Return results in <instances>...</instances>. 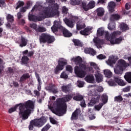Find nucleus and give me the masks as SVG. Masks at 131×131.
Returning a JSON list of instances; mask_svg holds the SVG:
<instances>
[{
	"label": "nucleus",
	"mask_w": 131,
	"mask_h": 131,
	"mask_svg": "<svg viewBox=\"0 0 131 131\" xmlns=\"http://www.w3.org/2000/svg\"><path fill=\"white\" fill-rule=\"evenodd\" d=\"M96 5V3L94 1H90L88 5H83L82 8L83 10L85 11H89V10L91 9H94L95 8V5Z\"/></svg>",
	"instance_id": "10"
},
{
	"label": "nucleus",
	"mask_w": 131,
	"mask_h": 131,
	"mask_svg": "<svg viewBox=\"0 0 131 131\" xmlns=\"http://www.w3.org/2000/svg\"><path fill=\"white\" fill-rule=\"evenodd\" d=\"M93 41L95 43L97 48L101 49L102 48V45H104V40L99 39L98 38H94L93 39Z\"/></svg>",
	"instance_id": "13"
},
{
	"label": "nucleus",
	"mask_w": 131,
	"mask_h": 131,
	"mask_svg": "<svg viewBox=\"0 0 131 131\" xmlns=\"http://www.w3.org/2000/svg\"><path fill=\"white\" fill-rule=\"evenodd\" d=\"M36 31H37V32H46L47 29L43 27H38L37 29H36Z\"/></svg>",
	"instance_id": "39"
},
{
	"label": "nucleus",
	"mask_w": 131,
	"mask_h": 131,
	"mask_svg": "<svg viewBox=\"0 0 131 131\" xmlns=\"http://www.w3.org/2000/svg\"><path fill=\"white\" fill-rule=\"evenodd\" d=\"M29 61V58L28 56H24L21 58V62L23 64H28Z\"/></svg>",
	"instance_id": "37"
},
{
	"label": "nucleus",
	"mask_w": 131,
	"mask_h": 131,
	"mask_svg": "<svg viewBox=\"0 0 131 131\" xmlns=\"http://www.w3.org/2000/svg\"><path fill=\"white\" fill-rule=\"evenodd\" d=\"M103 106H104V103H100L98 105H95V108L96 109V110H97V111H100Z\"/></svg>",
	"instance_id": "44"
},
{
	"label": "nucleus",
	"mask_w": 131,
	"mask_h": 131,
	"mask_svg": "<svg viewBox=\"0 0 131 131\" xmlns=\"http://www.w3.org/2000/svg\"><path fill=\"white\" fill-rule=\"evenodd\" d=\"M53 88H55V85L53 84H49L48 86L46 87L47 91H50L51 92L53 90Z\"/></svg>",
	"instance_id": "45"
},
{
	"label": "nucleus",
	"mask_w": 131,
	"mask_h": 131,
	"mask_svg": "<svg viewBox=\"0 0 131 131\" xmlns=\"http://www.w3.org/2000/svg\"><path fill=\"white\" fill-rule=\"evenodd\" d=\"M96 53L97 52H96V51H95L92 48H91L90 52L89 53V54H91V55H92V56H95V55H96Z\"/></svg>",
	"instance_id": "62"
},
{
	"label": "nucleus",
	"mask_w": 131,
	"mask_h": 131,
	"mask_svg": "<svg viewBox=\"0 0 131 131\" xmlns=\"http://www.w3.org/2000/svg\"><path fill=\"white\" fill-rule=\"evenodd\" d=\"M72 5L75 6L76 5H79L81 0H71Z\"/></svg>",
	"instance_id": "47"
},
{
	"label": "nucleus",
	"mask_w": 131,
	"mask_h": 131,
	"mask_svg": "<svg viewBox=\"0 0 131 131\" xmlns=\"http://www.w3.org/2000/svg\"><path fill=\"white\" fill-rule=\"evenodd\" d=\"M96 13L98 17H102V16L104 15L105 11H104V9H103V8L100 7L96 10Z\"/></svg>",
	"instance_id": "27"
},
{
	"label": "nucleus",
	"mask_w": 131,
	"mask_h": 131,
	"mask_svg": "<svg viewBox=\"0 0 131 131\" xmlns=\"http://www.w3.org/2000/svg\"><path fill=\"white\" fill-rule=\"evenodd\" d=\"M51 127H52V126L50 124H47L41 129V131H48Z\"/></svg>",
	"instance_id": "42"
},
{
	"label": "nucleus",
	"mask_w": 131,
	"mask_h": 131,
	"mask_svg": "<svg viewBox=\"0 0 131 131\" xmlns=\"http://www.w3.org/2000/svg\"><path fill=\"white\" fill-rule=\"evenodd\" d=\"M97 58L99 60H104V59H106V56L103 54H100L97 56Z\"/></svg>",
	"instance_id": "54"
},
{
	"label": "nucleus",
	"mask_w": 131,
	"mask_h": 131,
	"mask_svg": "<svg viewBox=\"0 0 131 131\" xmlns=\"http://www.w3.org/2000/svg\"><path fill=\"white\" fill-rule=\"evenodd\" d=\"M50 122L52 123V124H58V122L55 120L53 118H50Z\"/></svg>",
	"instance_id": "58"
},
{
	"label": "nucleus",
	"mask_w": 131,
	"mask_h": 131,
	"mask_svg": "<svg viewBox=\"0 0 131 131\" xmlns=\"http://www.w3.org/2000/svg\"><path fill=\"white\" fill-rule=\"evenodd\" d=\"M95 75L97 82L100 83L103 81V75L101 73H99V71H97V73Z\"/></svg>",
	"instance_id": "21"
},
{
	"label": "nucleus",
	"mask_w": 131,
	"mask_h": 131,
	"mask_svg": "<svg viewBox=\"0 0 131 131\" xmlns=\"http://www.w3.org/2000/svg\"><path fill=\"white\" fill-rule=\"evenodd\" d=\"M17 6L16 7V10H18L19 8H21V7H23L24 5V3L23 1H18V3L16 4Z\"/></svg>",
	"instance_id": "43"
},
{
	"label": "nucleus",
	"mask_w": 131,
	"mask_h": 131,
	"mask_svg": "<svg viewBox=\"0 0 131 131\" xmlns=\"http://www.w3.org/2000/svg\"><path fill=\"white\" fill-rule=\"evenodd\" d=\"M90 66H92V67H93V68H94V69H95L96 70H100V68H99L98 65H97V64H96V63H95V62H91Z\"/></svg>",
	"instance_id": "49"
},
{
	"label": "nucleus",
	"mask_w": 131,
	"mask_h": 131,
	"mask_svg": "<svg viewBox=\"0 0 131 131\" xmlns=\"http://www.w3.org/2000/svg\"><path fill=\"white\" fill-rule=\"evenodd\" d=\"M114 72L115 74L121 75L123 73V69L117 67V68L114 69Z\"/></svg>",
	"instance_id": "29"
},
{
	"label": "nucleus",
	"mask_w": 131,
	"mask_h": 131,
	"mask_svg": "<svg viewBox=\"0 0 131 131\" xmlns=\"http://www.w3.org/2000/svg\"><path fill=\"white\" fill-rule=\"evenodd\" d=\"M117 66L119 68H122V69H123V68L127 67L125 60L123 59H120L118 61Z\"/></svg>",
	"instance_id": "18"
},
{
	"label": "nucleus",
	"mask_w": 131,
	"mask_h": 131,
	"mask_svg": "<svg viewBox=\"0 0 131 131\" xmlns=\"http://www.w3.org/2000/svg\"><path fill=\"white\" fill-rule=\"evenodd\" d=\"M6 19L8 21L7 23L6 24V28L8 29H14L15 28V25L13 24L14 22V16L10 14H7Z\"/></svg>",
	"instance_id": "8"
},
{
	"label": "nucleus",
	"mask_w": 131,
	"mask_h": 131,
	"mask_svg": "<svg viewBox=\"0 0 131 131\" xmlns=\"http://www.w3.org/2000/svg\"><path fill=\"white\" fill-rule=\"evenodd\" d=\"M129 91H130V86H127L123 89V92L124 93H127L128 92H129Z\"/></svg>",
	"instance_id": "56"
},
{
	"label": "nucleus",
	"mask_w": 131,
	"mask_h": 131,
	"mask_svg": "<svg viewBox=\"0 0 131 131\" xmlns=\"http://www.w3.org/2000/svg\"><path fill=\"white\" fill-rule=\"evenodd\" d=\"M71 90V86L70 85H63L61 86V91L66 94H68L70 93V90Z\"/></svg>",
	"instance_id": "20"
},
{
	"label": "nucleus",
	"mask_w": 131,
	"mask_h": 131,
	"mask_svg": "<svg viewBox=\"0 0 131 131\" xmlns=\"http://www.w3.org/2000/svg\"><path fill=\"white\" fill-rule=\"evenodd\" d=\"M118 84L121 86H124V85H126V83L121 79L120 81L118 83Z\"/></svg>",
	"instance_id": "52"
},
{
	"label": "nucleus",
	"mask_w": 131,
	"mask_h": 131,
	"mask_svg": "<svg viewBox=\"0 0 131 131\" xmlns=\"http://www.w3.org/2000/svg\"><path fill=\"white\" fill-rule=\"evenodd\" d=\"M63 21L68 27H70V28H73V27H74V21L72 19H69L67 18H65L63 19Z\"/></svg>",
	"instance_id": "14"
},
{
	"label": "nucleus",
	"mask_w": 131,
	"mask_h": 131,
	"mask_svg": "<svg viewBox=\"0 0 131 131\" xmlns=\"http://www.w3.org/2000/svg\"><path fill=\"white\" fill-rule=\"evenodd\" d=\"M73 99V100H74V101H77V102H79L83 100V96H82L81 94H76V96H74Z\"/></svg>",
	"instance_id": "28"
},
{
	"label": "nucleus",
	"mask_w": 131,
	"mask_h": 131,
	"mask_svg": "<svg viewBox=\"0 0 131 131\" xmlns=\"http://www.w3.org/2000/svg\"><path fill=\"white\" fill-rule=\"evenodd\" d=\"M97 36H103L105 34V31L102 28H99L97 32Z\"/></svg>",
	"instance_id": "36"
},
{
	"label": "nucleus",
	"mask_w": 131,
	"mask_h": 131,
	"mask_svg": "<svg viewBox=\"0 0 131 131\" xmlns=\"http://www.w3.org/2000/svg\"><path fill=\"white\" fill-rule=\"evenodd\" d=\"M57 63L58 64L54 69L55 74H59L60 71H62V70L65 68V66L67 65V60L65 59L64 58H59L57 61Z\"/></svg>",
	"instance_id": "6"
},
{
	"label": "nucleus",
	"mask_w": 131,
	"mask_h": 131,
	"mask_svg": "<svg viewBox=\"0 0 131 131\" xmlns=\"http://www.w3.org/2000/svg\"><path fill=\"white\" fill-rule=\"evenodd\" d=\"M116 7V4L114 2L111 1L108 3L107 8L110 13H113L115 12V8Z\"/></svg>",
	"instance_id": "12"
},
{
	"label": "nucleus",
	"mask_w": 131,
	"mask_h": 131,
	"mask_svg": "<svg viewBox=\"0 0 131 131\" xmlns=\"http://www.w3.org/2000/svg\"><path fill=\"white\" fill-rule=\"evenodd\" d=\"M41 84H42L41 81L38 82V84L37 85V90L39 92H40L41 90Z\"/></svg>",
	"instance_id": "61"
},
{
	"label": "nucleus",
	"mask_w": 131,
	"mask_h": 131,
	"mask_svg": "<svg viewBox=\"0 0 131 131\" xmlns=\"http://www.w3.org/2000/svg\"><path fill=\"white\" fill-rule=\"evenodd\" d=\"M120 19V15L118 14H114L111 16L110 21L114 22L116 20H119Z\"/></svg>",
	"instance_id": "30"
},
{
	"label": "nucleus",
	"mask_w": 131,
	"mask_h": 131,
	"mask_svg": "<svg viewBox=\"0 0 131 131\" xmlns=\"http://www.w3.org/2000/svg\"><path fill=\"white\" fill-rule=\"evenodd\" d=\"M115 22L110 20V23L108 25L107 28L109 30H115Z\"/></svg>",
	"instance_id": "32"
},
{
	"label": "nucleus",
	"mask_w": 131,
	"mask_h": 131,
	"mask_svg": "<svg viewBox=\"0 0 131 131\" xmlns=\"http://www.w3.org/2000/svg\"><path fill=\"white\" fill-rule=\"evenodd\" d=\"M124 78L128 83H131V72H126L124 76Z\"/></svg>",
	"instance_id": "23"
},
{
	"label": "nucleus",
	"mask_w": 131,
	"mask_h": 131,
	"mask_svg": "<svg viewBox=\"0 0 131 131\" xmlns=\"http://www.w3.org/2000/svg\"><path fill=\"white\" fill-rule=\"evenodd\" d=\"M79 66L80 67V68H82V69L85 71H86V69H88V67H86V66L83 63H80L79 64Z\"/></svg>",
	"instance_id": "55"
},
{
	"label": "nucleus",
	"mask_w": 131,
	"mask_h": 131,
	"mask_svg": "<svg viewBox=\"0 0 131 131\" xmlns=\"http://www.w3.org/2000/svg\"><path fill=\"white\" fill-rule=\"evenodd\" d=\"M101 98L103 104H106V103L108 102V96H107L106 94H103Z\"/></svg>",
	"instance_id": "38"
},
{
	"label": "nucleus",
	"mask_w": 131,
	"mask_h": 131,
	"mask_svg": "<svg viewBox=\"0 0 131 131\" xmlns=\"http://www.w3.org/2000/svg\"><path fill=\"white\" fill-rule=\"evenodd\" d=\"M79 113H80V110L78 108H77L72 114V116L71 117V120H76L77 119V117H78V115H79Z\"/></svg>",
	"instance_id": "16"
},
{
	"label": "nucleus",
	"mask_w": 131,
	"mask_h": 131,
	"mask_svg": "<svg viewBox=\"0 0 131 131\" xmlns=\"http://www.w3.org/2000/svg\"><path fill=\"white\" fill-rule=\"evenodd\" d=\"M100 101V96H97L96 98H93L91 100L90 103H89V106L92 107L96 104V103H99Z\"/></svg>",
	"instance_id": "17"
},
{
	"label": "nucleus",
	"mask_w": 131,
	"mask_h": 131,
	"mask_svg": "<svg viewBox=\"0 0 131 131\" xmlns=\"http://www.w3.org/2000/svg\"><path fill=\"white\" fill-rule=\"evenodd\" d=\"M74 71L77 76L80 78H83V77L86 75V72L82 70V69L78 66H76L75 67Z\"/></svg>",
	"instance_id": "9"
},
{
	"label": "nucleus",
	"mask_w": 131,
	"mask_h": 131,
	"mask_svg": "<svg viewBox=\"0 0 131 131\" xmlns=\"http://www.w3.org/2000/svg\"><path fill=\"white\" fill-rule=\"evenodd\" d=\"M60 78L67 79L68 78V75L65 72H62L60 75Z\"/></svg>",
	"instance_id": "48"
},
{
	"label": "nucleus",
	"mask_w": 131,
	"mask_h": 131,
	"mask_svg": "<svg viewBox=\"0 0 131 131\" xmlns=\"http://www.w3.org/2000/svg\"><path fill=\"white\" fill-rule=\"evenodd\" d=\"M108 83L109 85H111V86H114L116 85V83L113 80L109 81Z\"/></svg>",
	"instance_id": "59"
},
{
	"label": "nucleus",
	"mask_w": 131,
	"mask_h": 131,
	"mask_svg": "<svg viewBox=\"0 0 131 131\" xmlns=\"http://www.w3.org/2000/svg\"><path fill=\"white\" fill-rule=\"evenodd\" d=\"M121 34V32L120 31H116L113 32L111 34V39L116 38V37L119 36Z\"/></svg>",
	"instance_id": "25"
},
{
	"label": "nucleus",
	"mask_w": 131,
	"mask_h": 131,
	"mask_svg": "<svg viewBox=\"0 0 131 131\" xmlns=\"http://www.w3.org/2000/svg\"><path fill=\"white\" fill-rule=\"evenodd\" d=\"M75 64L79 65L82 63V58L80 56H77L76 57H73L72 59Z\"/></svg>",
	"instance_id": "22"
},
{
	"label": "nucleus",
	"mask_w": 131,
	"mask_h": 131,
	"mask_svg": "<svg viewBox=\"0 0 131 131\" xmlns=\"http://www.w3.org/2000/svg\"><path fill=\"white\" fill-rule=\"evenodd\" d=\"M17 19H21V18L23 17V15H22V12L19 11L18 13H17Z\"/></svg>",
	"instance_id": "64"
},
{
	"label": "nucleus",
	"mask_w": 131,
	"mask_h": 131,
	"mask_svg": "<svg viewBox=\"0 0 131 131\" xmlns=\"http://www.w3.org/2000/svg\"><path fill=\"white\" fill-rule=\"evenodd\" d=\"M47 122V119L45 117H42L39 119H35L30 121L29 126V129L33 130L34 126L37 127H41Z\"/></svg>",
	"instance_id": "5"
},
{
	"label": "nucleus",
	"mask_w": 131,
	"mask_h": 131,
	"mask_svg": "<svg viewBox=\"0 0 131 131\" xmlns=\"http://www.w3.org/2000/svg\"><path fill=\"white\" fill-rule=\"evenodd\" d=\"M66 70L67 71H68L69 72H70V73H72V71L73 70V69L72 68V67L70 65H68L66 67Z\"/></svg>",
	"instance_id": "50"
},
{
	"label": "nucleus",
	"mask_w": 131,
	"mask_h": 131,
	"mask_svg": "<svg viewBox=\"0 0 131 131\" xmlns=\"http://www.w3.org/2000/svg\"><path fill=\"white\" fill-rule=\"evenodd\" d=\"M29 78H30V75H29V73H25L19 78V82L23 83L26 79H28Z\"/></svg>",
	"instance_id": "19"
},
{
	"label": "nucleus",
	"mask_w": 131,
	"mask_h": 131,
	"mask_svg": "<svg viewBox=\"0 0 131 131\" xmlns=\"http://www.w3.org/2000/svg\"><path fill=\"white\" fill-rule=\"evenodd\" d=\"M72 98V95L68 94L63 98H59L56 100L55 111L58 116H63V114H66V112H67V104H66V102L71 101Z\"/></svg>",
	"instance_id": "3"
},
{
	"label": "nucleus",
	"mask_w": 131,
	"mask_h": 131,
	"mask_svg": "<svg viewBox=\"0 0 131 131\" xmlns=\"http://www.w3.org/2000/svg\"><path fill=\"white\" fill-rule=\"evenodd\" d=\"M61 24H62V23L60 21L55 20L53 26L51 27L52 31L55 33V32H58L59 29L62 32L64 37H71V36H72V33H70L67 29L62 26Z\"/></svg>",
	"instance_id": "4"
},
{
	"label": "nucleus",
	"mask_w": 131,
	"mask_h": 131,
	"mask_svg": "<svg viewBox=\"0 0 131 131\" xmlns=\"http://www.w3.org/2000/svg\"><path fill=\"white\" fill-rule=\"evenodd\" d=\"M77 85L78 88H83L84 85V82L80 80H78L77 82Z\"/></svg>",
	"instance_id": "46"
},
{
	"label": "nucleus",
	"mask_w": 131,
	"mask_h": 131,
	"mask_svg": "<svg viewBox=\"0 0 131 131\" xmlns=\"http://www.w3.org/2000/svg\"><path fill=\"white\" fill-rule=\"evenodd\" d=\"M92 29V28L87 27L83 30L80 31V33L82 34V35H89V34H90V31H91Z\"/></svg>",
	"instance_id": "24"
},
{
	"label": "nucleus",
	"mask_w": 131,
	"mask_h": 131,
	"mask_svg": "<svg viewBox=\"0 0 131 131\" xmlns=\"http://www.w3.org/2000/svg\"><path fill=\"white\" fill-rule=\"evenodd\" d=\"M120 29L122 31H126V30H128V29H129V27H128V26L126 24L122 23L120 24Z\"/></svg>",
	"instance_id": "31"
},
{
	"label": "nucleus",
	"mask_w": 131,
	"mask_h": 131,
	"mask_svg": "<svg viewBox=\"0 0 131 131\" xmlns=\"http://www.w3.org/2000/svg\"><path fill=\"white\" fill-rule=\"evenodd\" d=\"M3 63H4V60L0 58V75L2 76V73L4 71V66H3Z\"/></svg>",
	"instance_id": "41"
},
{
	"label": "nucleus",
	"mask_w": 131,
	"mask_h": 131,
	"mask_svg": "<svg viewBox=\"0 0 131 131\" xmlns=\"http://www.w3.org/2000/svg\"><path fill=\"white\" fill-rule=\"evenodd\" d=\"M123 101V98L121 95H119L117 96H115L114 98V101L117 102V103H121Z\"/></svg>",
	"instance_id": "35"
},
{
	"label": "nucleus",
	"mask_w": 131,
	"mask_h": 131,
	"mask_svg": "<svg viewBox=\"0 0 131 131\" xmlns=\"http://www.w3.org/2000/svg\"><path fill=\"white\" fill-rule=\"evenodd\" d=\"M33 55H34V51H32L28 53L27 56L28 57H32Z\"/></svg>",
	"instance_id": "63"
},
{
	"label": "nucleus",
	"mask_w": 131,
	"mask_h": 131,
	"mask_svg": "<svg viewBox=\"0 0 131 131\" xmlns=\"http://www.w3.org/2000/svg\"><path fill=\"white\" fill-rule=\"evenodd\" d=\"M104 74L105 75V77H107V78H111L112 77V75H113L111 71L109 70H104Z\"/></svg>",
	"instance_id": "33"
},
{
	"label": "nucleus",
	"mask_w": 131,
	"mask_h": 131,
	"mask_svg": "<svg viewBox=\"0 0 131 131\" xmlns=\"http://www.w3.org/2000/svg\"><path fill=\"white\" fill-rule=\"evenodd\" d=\"M84 80L89 83H94L95 81V77L93 74L88 75L85 78Z\"/></svg>",
	"instance_id": "15"
},
{
	"label": "nucleus",
	"mask_w": 131,
	"mask_h": 131,
	"mask_svg": "<svg viewBox=\"0 0 131 131\" xmlns=\"http://www.w3.org/2000/svg\"><path fill=\"white\" fill-rule=\"evenodd\" d=\"M58 7L56 8L53 7H47L42 9L39 12V16H36L34 15L31 14L29 16V20L36 22L37 21H42L47 18H52L54 16L59 15V10Z\"/></svg>",
	"instance_id": "2"
},
{
	"label": "nucleus",
	"mask_w": 131,
	"mask_h": 131,
	"mask_svg": "<svg viewBox=\"0 0 131 131\" xmlns=\"http://www.w3.org/2000/svg\"><path fill=\"white\" fill-rule=\"evenodd\" d=\"M122 40H124L123 37L120 36L119 38H116L115 40L114 39H111L110 42L111 45H119L121 43V41H122Z\"/></svg>",
	"instance_id": "11"
},
{
	"label": "nucleus",
	"mask_w": 131,
	"mask_h": 131,
	"mask_svg": "<svg viewBox=\"0 0 131 131\" xmlns=\"http://www.w3.org/2000/svg\"><path fill=\"white\" fill-rule=\"evenodd\" d=\"M115 60L108 59L107 61V63L108 65H110V66H112V65H113V64H115Z\"/></svg>",
	"instance_id": "51"
},
{
	"label": "nucleus",
	"mask_w": 131,
	"mask_h": 131,
	"mask_svg": "<svg viewBox=\"0 0 131 131\" xmlns=\"http://www.w3.org/2000/svg\"><path fill=\"white\" fill-rule=\"evenodd\" d=\"M18 107V115L23 120H26L28 119L30 114L33 112L34 109V104L33 102L31 100H28L24 103H20L16 104L14 107L9 109V113H13L17 110Z\"/></svg>",
	"instance_id": "1"
},
{
	"label": "nucleus",
	"mask_w": 131,
	"mask_h": 131,
	"mask_svg": "<svg viewBox=\"0 0 131 131\" xmlns=\"http://www.w3.org/2000/svg\"><path fill=\"white\" fill-rule=\"evenodd\" d=\"M73 42L74 43V45L77 47H82V43L80 40L77 39H73L72 40Z\"/></svg>",
	"instance_id": "34"
},
{
	"label": "nucleus",
	"mask_w": 131,
	"mask_h": 131,
	"mask_svg": "<svg viewBox=\"0 0 131 131\" xmlns=\"http://www.w3.org/2000/svg\"><path fill=\"white\" fill-rule=\"evenodd\" d=\"M26 46H27V39H26L25 37L21 36L19 47L23 48V47H26Z\"/></svg>",
	"instance_id": "26"
},
{
	"label": "nucleus",
	"mask_w": 131,
	"mask_h": 131,
	"mask_svg": "<svg viewBox=\"0 0 131 131\" xmlns=\"http://www.w3.org/2000/svg\"><path fill=\"white\" fill-rule=\"evenodd\" d=\"M104 34H105V38H106V39L107 40H110V39H111V36H110V37L109 36V32L105 31Z\"/></svg>",
	"instance_id": "57"
},
{
	"label": "nucleus",
	"mask_w": 131,
	"mask_h": 131,
	"mask_svg": "<svg viewBox=\"0 0 131 131\" xmlns=\"http://www.w3.org/2000/svg\"><path fill=\"white\" fill-rule=\"evenodd\" d=\"M121 80V77H116V76L114 77V81H115V82H116L118 84L120 81Z\"/></svg>",
	"instance_id": "53"
},
{
	"label": "nucleus",
	"mask_w": 131,
	"mask_h": 131,
	"mask_svg": "<svg viewBox=\"0 0 131 131\" xmlns=\"http://www.w3.org/2000/svg\"><path fill=\"white\" fill-rule=\"evenodd\" d=\"M39 41L41 43H53L55 41V37L47 33H42L39 36Z\"/></svg>",
	"instance_id": "7"
},
{
	"label": "nucleus",
	"mask_w": 131,
	"mask_h": 131,
	"mask_svg": "<svg viewBox=\"0 0 131 131\" xmlns=\"http://www.w3.org/2000/svg\"><path fill=\"white\" fill-rule=\"evenodd\" d=\"M83 28H85V24L81 23L80 24L77 25V30H81V29H83Z\"/></svg>",
	"instance_id": "40"
},
{
	"label": "nucleus",
	"mask_w": 131,
	"mask_h": 131,
	"mask_svg": "<svg viewBox=\"0 0 131 131\" xmlns=\"http://www.w3.org/2000/svg\"><path fill=\"white\" fill-rule=\"evenodd\" d=\"M28 9V8H27V7H26V6L23 7L21 8H20L19 12H20V13H25V12H26V10Z\"/></svg>",
	"instance_id": "60"
}]
</instances>
